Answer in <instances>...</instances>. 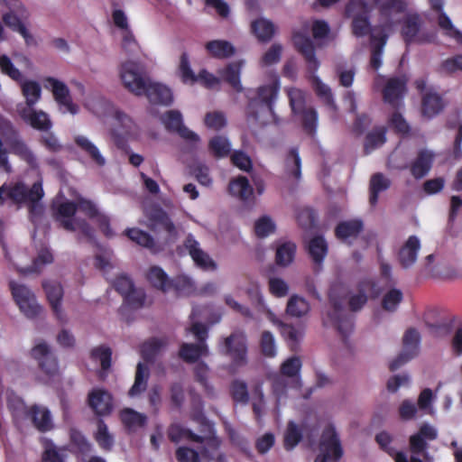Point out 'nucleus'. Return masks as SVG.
Masks as SVG:
<instances>
[{"label":"nucleus","instance_id":"obj_1","mask_svg":"<svg viewBox=\"0 0 462 462\" xmlns=\"http://www.w3.org/2000/svg\"><path fill=\"white\" fill-rule=\"evenodd\" d=\"M119 75L124 87L132 94L145 96L149 102L171 106L173 102L171 90L161 84L152 82L145 75L144 67L137 61L126 60L120 65Z\"/></svg>","mask_w":462,"mask_h":462},{"label":"nucleus","instance_id":"obj_2","mask_svg":"<svg viewBox=\"0 0 462 462\" xmlns=\"http://www.w3.org/2000/svg\"><path fill=\"white\" fill-rule=\"evenodd\" d=\"M280 91V81L276 78L270 84L263 85L254 91L247 92V121L255 125H264L274 116V103Z\"/></svg>","mask_w":462,"mask_h":462},{"label":"nucleus","instance_id":"obj_3","mask_svg":"<svg viewBox=\"0 0 462 462\" xmlns=\"http://www.w3.org/2000/svg\"><path fill=\"white\" fill-rule=\"evenodd\" d=\"M44 191L41 180L34 182L28 188L23 182L3 184L0 187V206H3L6 199H10L16 205L28 204L29 213L32 217L42 213V207L38 202L43 198Z\"/></svg>","mask_w":462,"mask_h":462},{"label":"nucleus","instance_id":"obj_4","mask_svg":"<svg viewBox=\"0 0 462 462\" xmlns=\"http://www.w3.org/2000/svg\"><path fill=\"white\" fill-rule=\"evenodd\" d=\"M78 207L76 202L67 200L59 204L53 213V217L60 226L63 229L74 232L76 229L80 231L78 236V241H81V236H84L88 242H95V234L93 227L82 218H75Z\"/></svg>","mask_w":462,"mask_h":462},{"label":"nucleus","instance_id":"obj_5","mask_svg":"<svg viewBox=\"0 0 462 462\" xmlns=\"http://www.w3.org/2000/svg\"><path fill=\"white\" fill-rule=\"evenodd\" d=\"M0 6L7 9L2 15L5 25L13 32L20 33L25 43L30 45L33 42V37L23 23V21L29 18L30 14L23 2L21 0H0Z\"/></svg>","mask_w":462,"mask_h":462},{"label":"nucleus","instance_id":"obj_6","mask_svg":"<svg viewBox=\"0 0 462 462\" xmlns=\"http://www.w3.org/2000/svg\"><path fill=\"white\" fill-rule=\"evenodd\" d=\"M0 6L7 9L2 15L5 25L13 32L20 33L25 43L30 45L33 42V37L23 23V21L29 18L30 14L23 2L21 0H0Z\"/></svg>","mask_w":462,"mask_h":462},{"label":"nucleus","instance_id":"obj_7","mask_svg":"<svg viewBox=\"0 0 462 462\" xmlns=\"http://www.w3.org/2000/svg\"><path fill=\"white\" fill-rule=\"evenodd\" d=\"M219 353L227 356L232 366L238 368L248 363L247 337L242 331H234L223 338L218 346Z\"/></svg>","mask_w":462,"mask_h":462},{"label":"nucleus","instance_id":"obj_8","mask_svg":"<svg viewBox=\"0 0 462 462\" xmlns=\"http://www.w3.org/2000/svg\"><path fill=\"white\" fill-rule=\"evenodd\" d=\"M346 14L347 16H353L352 32L355 36L364 37L370 32H380L381 26L372 29L368 7L364 0H350L346 6Z\"/></svg>","mask_w":462,"mask_h":462},{"label":"nucleus","instance_id":"obj_9","mask_svg":"<svg viewBox=\"0 0 462 462\" xmlns=\"http://www.w3.org/2000/svg\"><path fill=\"white\" fill-rule=\"evenodd\" d=\"M319 450L314 462H338L343 456L339 437L332 424L328 425L322 432Z\"/></svg>","mask_w":462,"mask_h":462},{"label":"nucleus","instance_id":"obj_10","mask_svg":"<svg viewBox=\"0 0 462 462\" xmlns=\"http://www.w3.org/2000/svg\"><path fill=\"white\" fill-rule=\"evenodd\" d=\"M9 286L15 303L27 318L34 319L42 313V308L29 288L14 282H10Z\"/></svg>","mask_w":462,"mask_h":462},{"label":"nucleus","instance_id":"obj_11","mask_svg":"<svg viewBox=\"0 0 462 462\" xmlns=\"http://www.w3.org/2000/svg\"><path fill=\"white\" fill-rule=\"evenodd\" d=\"M421 25L422 20L418 14H410L403 18L401 35L406 45L430 43L434 41L433 34L420 33Z\"/></svg>","mask_w":462,"mask_h":462},{"label":"nucleus","instance_id":"obj_12","mask_svg":"<svg viewBox=\"0 0 462 462\" xmlns=\"http://www.w3.org/2000/svg\"><path fill=\"white\" fill-rule=\"evenodd\" d=\"M420 341V335L416 328H411L407 329L402 337V351L390 363V371L394 372L398 370L408 361L415 357L419 352Z\"/></svg>","mask_w":462,"mask_h":462},{"label":"nucleus","instance_id":"obj_13","mask_svg":"<svg viewBox=\"0 0 462 462\" xmlns=\"http://www.w3.org/2000/svg\"><path fill=\"white\" fill-rule=\"evenodd\" d=\"M43 82L46 88H51L54 100L62 113L69 112L72 115L78 113L79 106L73 103L70 91L65 83L52 77L45 78Z\"/></svg>","mask_w":462,"mask_h":462},{"label":"nucleus","instance_id":"obj_14","mask_svg":"<svg viewBox=\"0 0 462 462\" xmlns=\"http://www.w3.org/2000/svg\"><path fill=\"white\" fill-rule=\"evenodd\" d=\"M329 302L332 310L328 313V317L346 342L354 328V317L346 313L342 303L332 295L329 296Z\"/></svg>","mask_w":462,"mask_h":462},{"label":"nucleus","instance_id":"obj_15","mask_svg":"<svg viewBox=\"0 0 462 462\" xmlns=\"http://www.w3.org/2000/svg\"><path fill=\"white\" fill-rule=\"evenodd\" d=\"M407 82L405 76L388 79L382 90L383 102L393 108H398L407 92Z\"/></svg>","mask_w":462,"mask_h":462},{"label":"nucleus","instance_id":"obj_16","mask_svg":"<svg viewBox=\"0 0 462 462\" xmlns=\"http://www.w3.org/2000/svg\"><path fill=\"white\" fill-rule=\"evenodd\" d=\"M161 121L167 131L177 133L181 138L187 141L194 143L199 142V136L183 125L182 115L180 111H167L162 116Z\"/></svg>","mask_w":462,"mask_h":462},{"label":"nucleus","instance_id":"obj_17","mask_svg":"<svg viewBox=\"0 0 462 462\" xmlns=\"http://www.w3.org/2000/svg\"><path fill=\"white\" fill-rule=\"evenodd\" d=\"M292 42L297 51L303 56L309 72L314 74L319 69V62L316 58L315 47L310 38L300 32H294Z\"/></svg>","mask_w":462,"mask_h":462},{"label":"nucleus","instance_id":"obj_18","mask_svg":"<svg viewBox=\"0 0 462 462\" xmlns=\"http://www.w3.org/2000/svg\"><path fill=\"white\" fill-rule=\"evenodd\" d=\"M150 228L154 233L165 232V244L173 243L178 236V231L168 214L162 208L155 209L149 217Z\"/></svg>","mask_w":462,"mask_h":462},{"label":"nucleus","instance_id":"obj_19","mask_svg":"<svg viewBox=\"0 0 462 462\" xmlns=\"http://www.w3.org/2000/svg\"><path fill=\"white\" fill-rule=\"evenodd\" d=\"M290 105L294 114H301V123L304 132L314 136L318 125V113L314 107H304L301 98H296L290 93Z\"/></svg>","mask_w":462,"mask_h":462},{"label":"nucleus","instance_id":"obj_20","mask_svg":"<svg viewBox=\"0 0 462 462\" xmlns=\"http://www.w3.org/2000/svg\"><path fill=\"white\" fill-rule=\"evenodd\" d=\"M88 402L95 414L98 416H106L112 412L113 396L108 391L105 389H93L88 393Z\"/></svg>","mask_w":462,"mask_h":462},{"label":"nucleus","instance_id":"obj_21","mask_svg":"<svg viewBox=\"0 0 462 462\" xmlns=\"http://www.w3.org/2000/svg\"><path fill=\"white\" fill-rule=\"evenodd\" d=\"M42 288L57 319L61 323L65 322L66 317L61 309V300L64 293L61 284L54 281H44Z\"/></svg>","mask_w":462,"mask_h":462},{"label":"nucleus","instance_id":"obj_22","mask_svg":"<svg viewBox=\"0 0 462 462\" xmlns=\"http://www.w3.org/2000/svg\"><path fill=\"white\" fill-rule=\"evenodd\" d=\"M408 2L406 0H384L379 6V14L383 18L384 23L381 25L380 32L391 30L394 23L392 17L394 14H401L407 11Z\"/></svg>","mask_w":462,"mask_h":462},{"label":"nucleus","instance_id":"obj_23","mask_svg":"<svg viewBox=\"0 0 462 462\" xmlns=\"http://www.w3.org/2000/svg\"><path fill=\"white\" fill-rule=\"evenodd\" d=\"M31 356L39 363V367L46 374L52 375L58 371L57 359L51 354L48 345L44 342L35 345Z\"/></svg>","mask_w":462,"mask_h":462},{"label":"nucleus","instance_id":"obj_24","mask_svg":"<svg viewBox=\"0 0 462 462\" xmlns=\"http://www.w3.org/2000/svg\"><path fill=\"white\" fill-rule=\"evenodd\" d=\"M184 246L197 266L203 270H215L217 268L216 263L199 247V242L192 235L189 234L186 237Z\"/></svg>","mask_w":462,"mask_h":462},{"label":"nucleus","instance_id":"obj_25","mask_svg":"<svg viewBox=\"0 0 462 462\" xmlns=\"http://www.w3.org/2000/svg\"><path fill=\"white\" fill-rule=\"evenodd\" d=\"M18 112L21 118L33 129L48 132L52 126L48 114L42 110L22 107L18 109Z\"/></svg>","mask_w":462,"mask_h":462},{"label":"nucleus","instance_id":"obj_26","mask_svg":"<svg viewBox=\"0 0 462 462\" xmlns=\"http://www.w3.org/2000/svg\"><path fill=\"white\" fill-rule=\"evenodd\" d=\"M27 418L32 420L33 426L40 432H47L53 429L51 413L45 406L39 404L31 405L27 411Z\"/></svg>","mask_w":462,"mask_h":462},{"label":"nucleus","instance_id":"obj_27","mask_svg":"<svg viewBox=\"0 0 462 462\" xmlns=\"http://www.w3.org/2000/svg\"><path fill=\"white\" fill-rule=\"evenodd\" d=\"M420 249V239L416 236H411L398 252V261L404 269L411 267Z\"/></svg>","mask_w":462,"mask_h":462},{"label":"nucleus","instance_id":"obj_28","mask_svg":"<svg viewBox=\"0 0 462 462\" xmlns=\"http://www.w3.org/2000/svg\"><path fill=\"white\" fill-rule=\"evenodd\" d=\"M434 153L429 150L421 149L417 157L410 165V171L415 179H421L426 176L433 164Z\"/></svg>","mask_w":462,"mask_h":462},{"label":"nucleus","instance_id":"obj_29","mask_svg":"<svg viewBox=\"0 0 462 462\" xmlns=\"http://www.w3.org/2000/svg\"><path fill=\"white\" fill-rule=\"evenodd\" d=\"M375 282L371 279H364L357 284V293L350 296L348 306L351 311L360 310L367 302V294L372 292Z\"/></svg>","mask_w":462,"mask_h":462},{"label":"nucleus","instance_id":"obj_30","mask_svg":"<svg viewBox=\"0 0 462 462\" xmlns=\"http://www.w3.org/2000/svg\"><path fill=\"white\" fill-rule=\"evenodd\" d=\"M228 193L243 202L254 199V189L245 176H238L229 181Z\"/></svg>","mask_w":462,"mask_h":462},{"label":"nucleus","instance_id":"obj_31","mask_svg":"<svg viewBox=\"0 0 462 462\" xmlns=\"http://www.w3.org/2000/svg\"><path fill=\"white\" fill-rule=\"evenodd\" d=\"M307 251L312 262L317 266H321L328 252V245L324 236L317 235L310 238L307 244Z\"/></svg>","mask_w":462,"mask_h":462},{"label":"nucleus","instance_id":"obj_32","mask_svg":"<svg viewBox=\"0 0 462 462\" xmlns=\"http://www.w3.org/2000/svg\"><path fill=\"white\" fill-rule=\"evenodd\" d=\"M370 39L372 43L370 66L374 70H377L382 66V57L383 48L388 40V34L385 32H374L370 35Z\"/></svg>","mask_w":462,"mask_h":462},{"label":"nucleus","instance_id":"obj_33","mask_svg":"<svg viewBox=\"0 0 462 462\" xmlns=\"http://www.w3.org/2000/svg\"><path fill=\"white\" fill-rule=\"evenodd\" d=\"M391 187V180L382 172H376L371 176L369 182V203L374 207L379 199V194Z\"/></svg>","mask_w":462,"mask_h":462},{"label":"nucleus","instance_id":"obj_34","mask_svg":"<svg viewBox=\"0 0 462 462\" xmlns=\"http://www.w3.org/2000/svg\"><path fill=\"white\" fill-rule=\"evenodd\" d=\"M166 338L151 337L141 345V356L146 363H153L163 347L167 346Z\"/></svg>","mask_w":462,"mask_h":462},{"label":"nucleus","instance_id":"obj_35","mask_svg":"<svg viewBox=\"0 0 462 462\" xmlns=\"http://www.w3.org/2000/svg\"><path fill=\"white\" fill-rule=\"evenodd\" d=\"M168 438L174 443H178L183 439L197 443H204L206 440L205 437L199 436L189 429L184 428L180 424H171L169 427Z\"/></svg>","mask_w":462,"mask_h":462},{"label":"nucleus","instance_id":"obj_36","mask_svg":"<svg viewBox=\"0 0 462 462\" xmlns=\"http://www.w3.org/2000/svg\"><path fill=\"white\" fill-rule=\"evenodd\" d=\"M363 230V222L358 219L342 221L335 228V236L337 239L346 241L348 238H356Z\"/></svg>","mask_w":462,"mask_h":462},{"label":"nucleus","instance_id":"obj_37","mask_svg":"<svg viewBox=\"0 0 462 462\" xmlns=\"http://www.w3.org/2000/svg\"><path fill=\"white\" fill-rule=\"evenodd\" d=\"M74 142L97 166L102 167L106 164V160L98 148L88 138L84 135H77L74 138Z\"/></svg>","mask_w":462,"mask_h":462},{"label":"nucleus","instance_id":"obj_38","mask_svg":"<svg viewBox=\"0 0 462 462\" xmlns=\"http://www.w3.org/2000/svg\"><path fill=\"white\" fill-rule=\"evenodd\" d=\"M208 354L207 344H192V343H182L179 356L180 357L189 364H193L199 360L202 356Z\"/></svg>","mask_w":462,"mask_h":462},{"label":"nucleus","instance_id":"obj_39","mask_svg":"<svg viewBox=\"0 0 462 462\" xmlns=\"http://www.w3.org/2000/svg\"><path fill=\"white\" fill-rule=\"evenodd\" d=\"M444 108L442 97L435 92H428L422 97L421 111L428 117L438 115Z\"/></svg>","mask_w":462,"mask_h":462},{"label":"nucleus","instance_id":"obj_40","mask_svg":"<svg viewBox=\"0 0 462 462\" xmlns=\"http://www.w3.org/2000/svg\"><path fill=\"white\" fill-rule=\"evenodd\" d=\"M146 279L153 288L162 292L169 291L171 279L161 267L156 265L150 267Z\"/></svg>","mask_w":462,"mask_h":462},{"label":"nucleus","instance_id":"obj_41","mask_svg":"<svg viewBox=\"0 0 462 462\" xmlns=\"http://www.w3.org/2000/svg\"><path fill=\"white\" fill-rule=\"evenodd\" d=\"M149 376L150 373L148 366L142 363H138L136 366L134 383L128 392L129 396L134 397L146 391Z\"/></svg>","mask_w":462,"mask_h":462},{"label":"nucleus","instance_id":"obj_42","mask_svg":"<svg viewBox=\"0 0 462 462\" xmlns=\"http://www.w3.org/2000/svg\"><path fill=\"white\" fill-rule=\"evenodd\" d=\"M206 50L214 58L226 59L235 53L234 46L227 41L213 40L206 43Z\"/></svg>","mask_w":462,"mask_h":462},{"label":"nucleus","instance_id":"obj_43","mask_svg":"<svg viewBox=\"0 0 462 462\" xmlns=\"http://www.w3.org/2000/svg\"><path fill=\"white\" fill-rule=\"evenodd\" d=\"M386 142V129L383 126L376 127L369 132L364 143V153H371L376 148L382 146Z\"/></svg>","mask_w":462,"mask_h":462},{"label":"nucleus","instance_id":"obj_44","mask_svg":"<svg viewBox=\"0 0 462 462\" xmlns=\"http://www.w3.org/2000/svg\"><path fill=\"white\" fill-rule=\"evenodd\" d=\"M241 67L242 63L239 61L231 62L222 71H220V75L223 79L237 92H241L243 89L240 82Z\"/></svg>","mask_w":462,"mask_h":462},{"label":"nucleus","instance_id":"obj_45","mask_svg":"<svg viewBox=\"0 0 462 462\" xmlns=\"http://www.w3.org/2000/svg\"><path fill=\"white\" fill-rule=\"evenodd\" d=\"M22 93L25 97V107H33L41 99L42 88L40 84L34 80H24L21 84Z\"/></svg>","mask_w":462,"mask_h":462},{"label":"nucleus","instance_id":"obj_46","mask_svg":"<svg viewBox=\"0 0 462 462\" xmlns=\"http://www.w3.org/2000/svg\"><path fill=\"white\" fill-rule=\"evenodd\" d=\"M252 31L260 42H269L275 32L274 24L265 19H258L252 23Z\"/></svg>","mask_w":462,"mask_h":462},{"label":"nucleus","instance_id":"obj_47","mask_svg":"<svg viewBox=\"0 0 462 462\" xmlns=\"http://www.w3.org/2000/svg\"><path fill=\"white\" fill-rule=\"evenodd\" d=\"M208 150L214 157L224 158L229 155L231 144L226 137L216 135L209 140Z\"/></svg>","mask_w":462,"mask_h":462},{"label":"nucleus","instance_id":"obj_48","mask_svg":"<svg viewBox=\"0 0 462 462\" xmlns=\"http://www.w3.org/2000/svg\"><path fill=\"white\" fill-rule=\"evenodd\" d=\"M94 439L99 448L105 451H110L114 446V437L109 433L107 425L103 420L97 421V430Z\"/></svg>","mask_w":462,"mask_h":462},{"label":"nucleus","instance_id":"obj_49","mask_svg":"<svg viewBox=\"0 0 462 462\" xmlns=\"http://www.w3.org/2000/svg\"><path fill=\"white\" fill-rule=\"evenodd\" d=\"M125 234L130 240L136 243L137 245L148 248L152 251L154 250V239L149 233L144 232L139 228L133 227L127 228L125 231Z\"/></svg>","mask_w":462,"mask_h":462},{"label":"nucleus","instance_id":"obj_50","mask_svg":"<svg viewBox=\"0 0 462 462\" xmlns=\"http://www.w3.org/2000/svg\"><path fill=\"white\" fill-rule=\"evenodd\" d=\"M302 439V431L294 421H289L284 433L283 446L286 450L293 449Z\"/></svg>","mask_w":462,"mask_h":462},{"label":"nucleus","instance_id":"obj_51","mask_svg":"<svg viewBox=\"0 0 462 462\" xmlns=\"http://www.w3.org/2000/svg\"><path fill=\"white\" fill-rule=\"evenodd\" d=\"M53 262V254L51 250L47 247L42 248L37 256L33 259L32 263L30 267L23 270V273H40L45 264L51 263Z\"/></svg>","mask_w":462,"mask_h":462},{"label":"nucleus","instance_id":"obj_52","mask_svg":"<svg viewBox=\"0 0 462 462\" xmlns=\"http://www.w3.org/2000/svg\"><path fill=\"white\" fill-rule=\"evenodd\" d=\"M178 72L181 81L184 84H194L198 81V75L194 73L190 67V62L187 52H183L180 55Z\"/></svg>","mask_w":462,"mask_h":462},{"label":"nucleus","instance_id":"obj_53","mask_svg":"<svg viewBox=\"0 0 462 462\" xmlns=\"http://www.w3.org/2000/svg\"><path fill=\"white\" fill-rule=\"evenodd\" d=\"M313 85L317 96L322 100V102L329 108L336 110L337 106L330 88L324 84L319 78L316 76L313 77Z\"/></svg>","mask_w":462,"mask_h":462},{"label":"nucleus","instance_id":"obj_54","mask_svg":"<svg viewBox=\"0 0 462 462\" xmlns=\"http://www.w3.org/2000/svg\"><path fill=\"white\" fill-rule=\"evenodd\" d=\"M296 245L291 242H286L278 246L276 250L275 262L278 265L287 266L294 258Z\"/></svg>","mask_w":462,"mask_h":462},{"label":"nucleus","instance_id":"obj_55","mask_svg":"<svg viewBox=\"0 0 462 462\" xmlns=\"http://www.w3.org/2000/svg\"><path fill=\"white\" fill-rule=\"evenodd\" d=\"M7 144L9 145L12 153L19 156L29 164H32L35 161L32 152L25 143L19 138V136L9 142Z\"/></svg>","mask_w":462,"mask_h":462},{"label":"nucleus","instance_id":"obj_56","mask_svg":"<svg viewBox=\"0 0 462 462\" xmlns=\"http://www.w3.org/2000/svg\"><path fill=\"white\" fill-rule=\"evenodd\" d=\"M309 310V302L297 295L291 296L287 303L286 311L291 316L301 317L307 314Z\"/></svg>","mask_w":462,"mask_h":462},{"label":"nucleus","instance_id":"obj_57","mask_svg":"<svg viewBox=\"0 0 462 462\" xmlns=\"http://www.w3.org/2000/svg\"><path fill=\"white\" fill-rule=\"evenodd\" d=\"M277 323L282 330V335L288 340L290 347L292 351H297L300 338L302 337L301 332L295 327L288 324H284L281 321H273Z\"/></svg>","mask_w":462,"mask_h":462},{"label":"nucleus","instance_id":"obj_58","mask_svg":"<svg viewBox=\"0 0 462 462\" xmlns=\"http://www.w3.org/2000/svg\"><path fill=\"white\" fill-rule=\"evenodd\" d=\"M70 442L81 455L87 456L92 451V444L81 431L72 429L70 430Z\"/></svg>","mask_w":462,"mask_h":462},{"label":"nucleus","instance_id":"obj_59","mask_svg":"<svg viewBox=\"0 0 462 462\" xmlns=\"http://www.w3.org/2000/svg\"><path fill=\"white\" fill-rule=\"evenodd\" d=\"M230 394L235 402L246 404L249 402L247 384L241 380H234L230 385Z\"/></svg>","mask_w":462,"mask_h":462},{"label":"nucleus","instance_id":"obj_60","mask_svg":"<svg viewBox=\"0 0 462 462\" xmlns=\"http://www.w3.org/2000/svg\"><path fill=\"white\" fill-rule=\"evenodd\" d=\"M90 356L95 361H100L102 371L106 372L111 367L112 351L110 347L97 346L91 350Z\"/></svg>","mask_w":462,"mask_h":462},{"label":"nucleus","instance_id":"obj_61","mask_svg":"<svg viewBox=\"0 0 462 462\" xmlns=\"http://www.w3.org/2000/svg\"><path fill=\"white\" fill-rule=\"evenodd\" d=\"M439 26L445 31V34L455 39L458 43L462 44V32L454 27L451 20L444 12H440L438 17Z\"/></svg>","mask_w":462,"mask_h":462},{"label":"nucleus","instance_id":"obj_62","mask_svg":"<svg viewBox=\"0 0 462 462\" xmlns=\"http://www.w3.org/2000/svg\"><path fill=\"white\" fill-rule=\"evenodd\" d=\"M121 420L126 427L132 428L135 426H144L147 418L144 414L135 411L133 409L127 408L122 411Z\"/></svg>","mask_w":462,"mask_h":462},{"label":"nucleus","instance_id":"obj_63","mask_svg":"<svg viewBox=\"0 0 462 462\" xmlns=\"http://www.w3.org/2000/svg\"><path fill=\"white\" fill-rule=\"evenodd\" d=\"M146 293L143 289L134 287L125 297L124 303L133 310H138L144 306Z\"/></svg>","mask_w":462,"mask_h":462},{"label":"nucleus","instance_id":"obj_64","mask_svg":"<svg viewBox=\"0 0 462 462\" xmlns=\"http://www.w3.org/2000/svg\"><path fill=\"white\" fill-rule=\"evenodd\" d=\"M403 299L402 292L398 289H392L384 294L382 300V307L384 310L393 312Z\"/></svg>","mask_w":462,"mask_h":462}]
</instances>
